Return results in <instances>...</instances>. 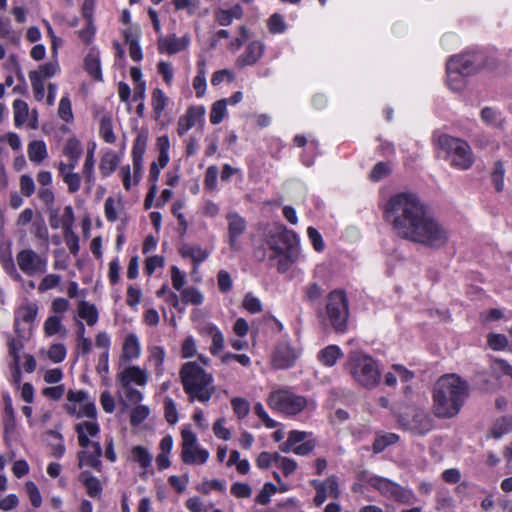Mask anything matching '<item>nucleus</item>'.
<instances>
[{
	"mask_svg": "<svg viewBox=\"0 0 512 512\" xmlns=\"http://www.w3.org/2000/svg\"><path fill=\"white\" fill-rule=\"evenodd\" d=\"M265 45L262 41L255 40L250 42L245 51L237 58L238 67L251 66L258 62L264 54Z\"/></svg>",
	"mask_w": 512,
	"mask_h": 512,
	"instance_id": "nucleus-14",
	"label": "nucleus"
},
{
	"mask_svg": "<svg viewBox=\"0 0 512 512\" xmlns=\"http://www.w3.org/2000/svg\"><path fill=\"white\" fill-rule=\"evenodd\" d=\"M205 109L202 106L190 107L187 112L182 115L178 120L177 132L180 136H183L191 128H193L197 122L203 118Z\"/></svg>",
	"mask_w": 512,
	"mask_h": 512,
	"instance_id": "nucleus-16",
	"label": "nucleus"
},
{
	"mask_svg": "<svg viewBox=\"0 0 512 512\" xmlns=\"http://www.w3.org/2000/svg\"><path fill=\"white\" fill-rule=\"evenodd\" d=\"M87 430L88 434L92 437L98 435L100 428L96 422L85 421L75 425V431L78 435V443L82 448H87L92 442L85 434L84 430Z\"/></svg>",
	"mask_w": 512,
	"mask_h": 512,
	"instance_id": "nucleus-20",
	"label": "nucleus"
},
{
	"mask_svg": "<svg viewBox=\"0 0 512 512\" xmlns=\"http://www.w3.org/2000/svg\"><path fill=\"white\" fill-rule=\"evenodd\" d=\"M79 480L84 485L88 496L91 498L101 497L103 490L102 485L99 479L92 476L89 471H83L79 476Z\"/></svg>",
	"mask_w": 512,
	"mask_h": 512,
	"instance_id": "nucleus-21",
	"label": "nucleus"
},
{
	"mask_svg": "<svg viewBox=\"0 0 512 512\" xmlns=\"http://www.w3.org/2000/svg\"><path fill=\"white\" fill-rule=\"evenodd\" d=\"M180 378L184 391L192 402L197 399L201 402L210 400L215 388L211 386L213 377L207 373L198 363L186 362L180 369Z\"/></svg>",
	"mask_w": 512,
	"mask_h": 512,
	"instance_id": "nucleus-5",
	"label": "nucleus"
},
{
	"mask_svg": "<svg viewBox=\"0 0 512 512\" xmlns=\"http://www.w3.org/2000/svg\"><path fill=\"white\" fill-rule=\"evenodd\" d=\"M343 356L341 349L336 345H329L318 353V360L327 367H332Z\"/></svg>",
	"mask_w": 512,
	"mask_h": 512,
	"instance_id": "nucleus-24",
	"label": "nucleus"
},
{
	"mask_svg": "<svg viewBox=\"0 0 512 512\" xmlns=\"http://www.w3.org/2000/svg\"><path fill=\"white\" fill-rule=\"evenodd\" d=\"M140 354V346L136 335L129 334L123 344V358L130 360L138 357Z\"/></svg>",
	"mask_w": 512,
	"mask_h": 512,
	"instance_id": "nucleus-30",
	"label": "nucleus"
},
{
	"mask_svg": "<svg viewBox=\"0 0 512 512\" xmlns=\"http://www.w3.org/2000/svg\"><path fill=\"white\" fill-rule=\"evenodd\" d=\"M182 452L181 459L187 465H192L197 461L200 464H204L209 458V452L206 449L196 448L193 450V446L197 442L196 435L187 429L182 430Z\"/></svg>",
	"mask_w": 512,
	"mask_h": 512,
	"instance_id": "nucleus-11",
	"label": "nucleus"
},
{
	"mask_svg": "<svg viewBox=\"0 0 512 512\" xmlns=\"http://www.w3.org/2000/svg\"><path fill=\"white\" fill-rule=\"evenodd\" d=\"M231 405L234 413L238 416V418H244L250 411L249 402L241 397L232 399Z\"/></svg>",
	"mask_w": 512,
	"mask_h": 512,
	"instance_id": "nucleus-51",
	"label": "nucleus"
},
{
	"mask_svg": "<svg viewBox=\"0 0 512 512\" xmlns=\"http://www.w3.org/2000/svg\"><path fill=\"white\" fill-rule=\"evenodd\" d=\"M78 312L81 318L85 320H97L98 312L93 304L82 301L79 304Z\"/></svg>",
	"mask_w": 512,
	"mask_h": 512,
	"instance_id": "nucleus-56",
	"label": "nucleus"
},
{
	"mask_svg": "<svg viewBox=\"0 0 512 512\" xmlns=\"http://www.w3.org/2000/svg\"><path fill=\"white\" fill-rule=\"evenodd\" d=\"M119 381L122 387H128L131 382H135L136 384L142 386L147 382V375L145 371L140 367L131 366L119 374Z\"/></svg>",
	"mask_w": 512,
	"mask_h": 512,
	"instance_id": "nucleus-19",
	"label": "nucleus"
},
{
	"mask_svg": "<svg viewBox=\"0 0 512 512\" xmlns=\"http://www.w3.org/2000/svg\"><path fill=\"white\" fill-rule=\"evenodd\" d=\"M19 269L28 277H35L46 273L48 260L31 248L23 249L16 255Z\"/></svg>",
	"mask_w": 512,
	"mask_h": 512,
	"instance_id": "nucleus-8",
	"label": "nucleus"
},
{
	"mask_svg": "<svg viewBox=\"0 0 512 512\" xmlns=\"http://www.w3.org/2000/svg\"><path fill=\"white\" fill-rule=\"evenodd\" d=\"M243 307L250 313H258L262 310V303L259 298L255 297L252 293H247L244 301Z\"/></svg>",
	"mask_w": 512,
	"mask_h": 512,
	"instance_id": "nucleus-59",
	"label": "nucleus"
},
{
	"mask_svg": "<svg viewBox=\"0 0 512 512\" xmlns=\"http://www.w3.org/2000/svg\"><path fill=\"white\" fill-rule=\"evenodd\" d=\"M94 150H95V144H93L92 147L88 149L86 158H85V161L83 164V168H82V174L85 178V181L90 185H92L94 182V165H95Z\"/></svg>",
	"mask_w": 512,
	"mask_h": 512,
	"instance_id": "nucleus-32",
	"label": "nucleus"
},
{
	"mask_svg": "<svg viewBox=\"0 0 512 512\" xmlns=\"http://www.w3.org/2000/svg\"><path fill=\"white\" fill-rule=\"evenodd\" d=\"M165 419L169 424H175L178 421V412L176 404L170 397H166L164 401Z\"/></svg>",
	"mask_w": 512,
	"mask_h": 512,
	"instance_id": "nucleus-52",
	"label": "nucleus"
},
{
	"mask_svg": "<svg viewBox=\"0 0 512 512\" xmlns=\"http://www.w3.org/2000/svg\"><path fill=\"white\" fill-rule=\"evenodd\" d=\"M227 114V106L225 102L221 99L214 102L211 111H210V122L214 125H217L223 121Z\"/></svg>",
	"mask_w": 512,
	"mask_h": 512,
	"instance_id": "nucleus-38",
	"label": "nucleus"
},
{
	"mask_svg": "<svg viewBox=\"0 0 512 512\" xmlns=\"http://www.w3.org/2000/svg\"><path fill=\"white\" fill-rule=\"evenodd\" d=\"M244 15L243 8L240 4H235L229 9L218 8L214 11L216 22L220 26H230L234 19L240 20Z\"/></svg>",
	"mask_w": 512,
	"mask_h": 512,
	"instance_id": "nucleus-18",
	"label": "nucleus"
},
{
	"mask_svg": "<svg viewBox=\"0 0 512 512\" xmlns=\"http://www.w3.org/2000/svg\"><path fill=\"white\" fill-rule=\"evenodd\" d=\"M132 454L134 456L135 461L138 462L142 468H148L151 465L152 455L150 454L149 450L144 446L133 447Z\"/></svg>",
	"mask_w": 512,
	"mask_h": 512,
	"instance_id": "nucleus-39",
	"label": "nucleus"
},
{
	"mask_svg": "<svg viewBox=\"0 0 512 512\" xmlns=\"http://www.w3.org/2000/svg\"><path fill=\"white\" fill-rule=\"evenodd\" d=\"M307 405L303 396H298L288 391H279L270 396V406L287 415H295L301 412Z\"/></svg>",
	"mask_w": 512,
	"mask_h": 512,
	"instance_id": "nucleus-9",
	"label": "nucleus"
},
{
	"mask_svg": "<svg viewBox=\"0 0 512 512\" xmlns=\"http://www.w3.org/2000/svg\"><path fill=\"white\" fill-rule=\"evenodd\" d=\"M29 78L34 93V98L37 101H42L45 96L44 79L39 78L36 72H29Z\"/></svg>",
	"mask_w": 512,
	"mask_h": 512,
	"instance_id": "nucleus-44",
	"label": "nucleus"
},
{
	"mask_svg": "<svg viewBox=\"0 0 512 512\" xmlns=\"http://www.w3.org/2000/svg\"><path fill=\"white\" fill-rule=\"evenodd\" d=\"M147 147V136L139 134L133 142L132 147V162L139 166V163H143L144 154Z\"/></svg>",
	"mask_w": 512,
	"mask_h": 512,
	"instance_id": "nucleus-27",
	"label": "nucleus"
},
{
	"mask_svg": "<svg viewBox=\"0 0 512 512\" xmlns=\"http://www.w3.org/2000/svg\"><path fill=\"white\" fill-rule=\"evenodd\" d=\"M217 283L219 290L223 293L229 292L233 286L231 275L226 270H220L218 272Z\"/></svg>",
	"mask_w": 512,
	"mask_h": 512,
	"instance_id": "nucleus-61",
	"label": "nucleus"
},
{
	"mask_svg": "<svg viewBox=\"0 0 512 512\" xmlns=\"http://www.w3.org/2000/svg\"><path fill=\"white\" fill-rule=\"evenodd\" d=\"M310 484L315 488L316 490V495L314 497V504L315 506L319 507L321 506L326 498H327V491H326V487H325V483H322V481L320 480H311Z\"/></svg>",
	"mask_w": 512,
	"mask_h": 512,
	"instance_id": "nucleus-55",
	"label": "nucleus"
},
{
	"mask_svg": "<svg viewBox=\"0 0 512 512\" xmlns=\"http://www.w3.org/2000/svg\"><path fill=\"white\" fill-rule=\"evenodd\" d=\"M7 344L9 355L12 357V362L10 366L20 365V351L23 349L24 345L21 340H16L12 336H7Z\"/></svg>",
	"mask_w": 512,
	"mask_h": 512,
	"instance_id": "nucleus-37",
	"label": "nucleus"
},
{
	"mask_svg": "<svg viewBox=\"0 0 512 512\" xmlns=\"http://www.w3.org/2000/svg\"><path fill=\"white\" fill-rule=\"evenodd\" d=\"M58 114L59 117L66 122H69L73 118L71 102L67 96L61 98L58 107Z\"/></svg>",
	"mask_w": 512,
	"mask_h": 512,
	"instance_id": "nucleus-62",
	"label": "nucleus"
},
{
	"mask_svg": "<svg viewBox=\"0 0 512 512\" xmlns=\"http://www.w3.org/2000/svg\"><path fill=\"white\" fill-rule=\"evenodd\" d=\"M14 123L16 127L23 126L29 115V108L25 101L16 99L13 102Z\"/></svg>",
	"mask_w": 512,
	"mask_h": 512,
	"instance_id": "nucleus-28",
	"label": "nucleus"
},
{
	"mask_svg": "<svg viewBox=\"0 0 512 512\" xmlns=\"http://www.w3.org/2000/svg\"><path fill=\"white\" fill-rule=\"evenodd\" d=\"M78 467L82 468L84 465L89 466L97 471H101L102 462L97 455L92 453H88L85 450H81L78 452Z\"/></svg>",
	"mask_w": 512,
	"mask_h": 512,
	"instance_id": "nucleus-34",
	"label": "nucleus"
},
{
	"mask_svg": "<svg viewBox=\"0 0 512 512\" xmlns=\"http://www.w3.org/2000/svg\"><path fill=\"white\" fill-rule=\"evenodd\" d=\"M99 135L106 143H114L116 141L110 117H102L100 121Z\"/></svg>",
	"mask_w": 512,
	"mask_h": 512,
	"instance_id": "nucleus-35",
	"label": "nucleus"
},
{
	"mask_svg": "<svg viewBox=\"0 0 512 512\" xmlns=\"http://www.w3.org/2000/svg\"><path fill=\"white\" fill-rule=\"evenodd\" d=\"M179 252L182 257L190 258L197 264L204 262L209 256V253L198 245L184 244Z\"/></svg>",
	"mask_w": 512,
	"mask_h": 512,
	"instance_id": "nucleus-23",
	"label": "nucleus"
},
{
	"mask_svg": "<svg viewBox=\"0 0 512 512\" xmlns=\"http://www.w3.org/2000/svg\"><path fill=\"white\" fill-rule=\"evenodd\" d=\"M168 98L160 88H155L152 92V108L155 118L159 119L167 106Z\"/></svg>",
	"mask_w": 512,
	"mask_h": 512,
	"instance_id": "nucleus-33",
	"label": "nucleus"
},
{
	"mask_svg": "<svg viewBox=\"0 0 512 512\" xmlns=\"http://www.w3.org/2000/svg\"><path fill=\"white\" fill-rule=\"evenodd\" d=\"M268 261L284 274L301 258L299 236L283 224H275L265 235Z\"/></svg>",
	"mask_w": 512,
	"mask_h": 512,
	"instance_id": "nucleus-2",
	"label": "nucleus"
},
{
	"mask_svg": "<svg viewBox=\"0 0 512 512\" xmlns=\"http://www.w3.org/2000/svg\"><path fill=\"white\" fill-rule=\"evenodd\" d=\"M267 25L272 34H282L287 29L283 16L278 13H274L269 17Z\"/></svg>",
	"mask_w": 512,
	"mask_h": 512,
	"instance_id": "nucleus-41",
	"label": "nucleus"
},
{
	"mask_svg": "<svg viewBox=\"0 0 512 512\" xmlns=\"http://www.w3.org/2000/svg\"><path fill=\"white\" fill-rule=\"evenodd\" d=\"M120 159L114 152H108L106 153L102 158L100 162V172L103 177L110 176L117 168L119 164Z\"/></svg>",
	"mask_w": 512,
	"mask_h": 512,
	"instance_id": "nucleus-26",
	"label": "nucleus"
},
{
	"mask_svg": "<svg viewBox=\"0 0 512 512\" xmlns=\"http://www.w3.org/2000/svg\"><path fill=\"white\" fill-rule=\"evenodd\" d=\"M399 441V436L395 433H385L377 435L373 443V451L378 454L383 452L388 446Z\"/></svg>",
	"mask_w": 512,
	"mask_h": 512,
	"instance_id": "nucleus-29",
	"label": "nucleus"
},
{
	"mask_svg": "<svg viewBox=\"0 0 512 512\" xmlns=\"http://www.w3.org/2000/svg\"><path fill=\"white\" fill-rule=\"evenodd\" d=\"M297 358V354L289 344L282 343L276 346L273 353L272 363L277 369L290 368Z\"/></svg>",
	"mask_w": 512,
	"mask_h": 512,
	"instance_id": "nucleus-15",
	"label": "nucleus"
},
{
	"mask_svg": "<svg viewBox=\"0 0 512 512\" xmlns=\"http://www.w3.org/2000/svg\"><path fill=\"white\" fill-rule=\"evenodd\" d=\"M468 382L457 374L441 376L433 387V411L436 417L450 419L456 416L469 397Z\"/></svg>",
	"mask_w": 512,
	"mask_h": 512,
	"instance_id": "nucleus-3",
	"label": "nucleus"
},
{
	"mask_svg": "<svg viewBox=\"0 0 512 512\" xmlns=\"http://www.w3.org/2000/svg\"><path fill=\"white\" fill-rule=\"evenodd\" d=\"M150 414V409L145 405H138L132 409L130 414V423L132 426H138L143 423Z\"/></svg>",
	"mask_w": 512,
	"mask_h": 512,
	"instance_id": "nucleus-46",
	"label": "nucleus"
},
{
	"mask_svg": "<svg viewBox=\"0 0 512 512\" xmlns=\"http://www.w3.org/2000/svg\"><path fill=\"white\" fill-rule=\"evenodd\" d=\"M59 70V63L55 59L54 61H50L41 65L38 70H33L32 72H36L39 78L45 79L53 77L58 73Z\"/></svg>",
	"mask_w": 512,
	"mask_h": 512,
	"instance_id": "nucleus-45",
	"label": "nucleus"
},
{
	"mask_svg": "<svg viewBox=\"0 0 512 512\" xmlns=\"http://www.w3.org/2000/svg\"><path fill=\"white\" fill-rule=\"evenodd\" d=\"M184 208V202L178 200L174 202L172 206V214L177 218L178 221V233L180 236H184L188 229V222L182 213V209Z\"/></svg>",
	"mask_w": 512,
	"mask_h": 512,
	"instance_id": "nucleus-36",
	"label": "nucleus"
},
{
	"mask_svg": "<svg viewBox=\"0 0 512 512\" xmlns=\"http://www.w3.org/2000/svg\"><path fill=\"white\" fill-rule=\"evenodd\" d=\"M2 263L5 271L9 274V276L14 279L15 281H21L22 276L17 271L14 260L11 256V253L8 254L7 257L2 256Z\"/></svg>",
	"mask_w": 512,
	"mask_h": 512,
	"instance_id": "nucleus-60",
	"label": "nucleus"
},
{
	"mask_svg": "<svg viewBox=\"0 0 512 512\" xmlns=\"http://www.w3.org/2000/svg\"><path fill=\"white\" fill-rule=\"evenodd\" d=\"M387 497L391 498L397 502L407 504V503L411 502V500L413 498V493H412V491L393 482Z\"/></svg>",
	"mask_w": 512,
	"mask_h": 512,
	"instance_id": "nucleus-31",
	"label": "nucleus"
},
{
	"mask_svg": "<svg viewBox=\"0 0 512 512\" xmlns=\"http://www.w3.org/2000/svg\"><path fill=\"white\" fill-rule=\"evenodd\" d=\"M26 491L29 495V499L33 507L38 508L42 504V497L36 484L32 481H28L25 484Z\"/></svg>",
	"mask_w": 512,
	"mask_h": 512,
	"instance_id": "nucleus-57",
	"label": "nucleus"
},
{
	"mask_svg": "<svg viewBox=\"0 0 512 512\" xmlns=\"http://www.w3.org/2000/svg\"><path fill=\"white\" fill-rule=\"evenodd\" d=\"M63 154L66 157H81L83 154L81 142L75 137L69 138L63 147Z\"/></svg>",
	"mask_w": 512,
	"mask_h": 512,
	"instance_id": "nucleus-40",
	"label": "nucleus"
},
{
	"mask_svg": "<svg viewBox=\"0 0 512 512\" xmlns=\"http://www.w3.org/2000/svg\"><path fill=\"white\" fill-rule=\"evenodd\" d=\"M437 145L445 153V159L452 167L467 170L472 166L473 153L466 141L443 134L438 137Z\"/></svg>",
	"mask_w": 512,
	"mask_h": 512,
	"instance_id": "nucleus-6",
	"label": "nucleus"
},
{
	"mask_svg": "<svg viewBox=\"0 0 512 512\" xmlns=\"http://www.w3.org/2000/svg\"><path fill=\"white\" fill-rule=\"evenodd\" d=\"M37 312L38 307L35 303L24 304L18 308L15 320H34Z\"/></svg>",
	"mask_w": 512,
	"mask_h": 512,
	"instance_id": "nucleus-42",
	"label": "nucleus"
},
{
	"mask_svg": "<svg viewBox=\"0 0 512 512\" xmlns=\"http://www.w3.org/2000/svg\"><path fill=\"white\" fill-rule=\"evenodd\" d=\"M35 183L33 178L30 175L24 174L20 177V191L26 196L30 197L35 192Z\"/></svg>",
	"mask_w": 512,
	"mask_h": 512,
	"instance_id": "nucleus-63",
	"label": "nucleus"
},
{
	"mask_svg": "<svg viewBox=\"0 0 512 512\" xmlns=\"http://www.w3.org/2000/svg\"><path fill=\"white\" fill-rule=\"evenodd\" d=\"M504 175L505 169L502 162H495L493 171L491 173V180L498 192L502 191L504 188Z\"/></svg>",
	"mask_w": 512,
	"mask_h": 512,
	"instance_id": "nucleus-43",
	"label": "nucleus"
},
{
	"mask_svg": "<svg viewBox=\"0 0 512 512\" xmlns=\"http://www.w3.org/2000/svg\"><path fill=\"white\" fill-rule=\"evenodd\" d=\"M85 70L96 80L102 79L99 55L96 52L87 54L84 60Z\"/></svg>",
	"mask_w": 512,
	"mask_h": 512,
	"instance_id": "nucleus-25",
	"label": "nucleus"
},
{
	"mask_svg": "<svg viewBox=\"0 0 512 512\" xmlns=\"http://www.w3.org/2000/svg\"><path fill=\"white\" fill-rule=\"evenodd\" d=\"M228 224V242L233 250H237L238 238L244 234L247 228L246 220L237 212H230L226 215Z\"/></svg>",
	"mask_w": 512,
	"mask_h": 512,
	"instance_id": "nucleus-13",
	"label": "nucleus"
},
{
	"mask_svg": "<svg viewBox=\"0 0 512 512\" xmlns=\"http://www.w3.org/2000/svg\"><path fill=\"white\" fill-rule=\"evenodd\" d=\"M277 487L272 482L264 484L263 488L255 498V502L261 505H267L270 502L271 495L276 493Z\"/></svg>",
	"mask_w": 512,
	"mask_h": 512,
	"instance_id": "nucleus-48",
	"label": "nucleus"
},
{
	"mask_svg": "<svg viewBox=\"0 0 512 512\" xmlns=\"http://www.w3.org/2000/svg\"><path fill=\"white\" fill-rule=\"evenodd\" d=\"M326 309L330 320H347L349 309L346 294L341 290L330 292Z\"/></svg>",
	"mask_w": 512,
	"mask_h": 512,
	"instance_id": "nucleus-12",
	"label": "nucleus"
},
{
	"mask_svg": "<svg viewBox=\"0 0 512 512\" xmlns=\"http://www.w3.org/2000/svg\"><path fill=\"white\" fill-rule=\"evenodd\" d=\"M160 49L165 50L169 54H175L183 49V45L180 40L173 35L160 42Z\"/></svg>",
	"mask_w": 512,
	"mask_h": 512,
	"instance_id": "nucleus-49",
	"label": "nucleus"
},
{
	"mask_svg": "<svg viewBox=\"0 0 512 512\" xmlns=\"http://www.w3.org/2000/svg\"><path fill=\"white\" fill-rule=\"evenodd\" d=\"M349 366L353 378L363 387L373 388L379 384L381 372L371 356L352 352L349 356Z\"/></svg>",
	"mask_w": 512,
	"mask_h": 512,
	"instance_id": "nucleus-7",
	"label": "nucleus"
},
{
	"mask_svg": "<svg viewBox=\"0 0 512 512\" xmlns=\"http://www.w3.org/2000/svg\"><path fill=\"white\" fill-rule=\"evenodd\" d=\"M369 483L386 497L389 494L390 488L393 484L391 480L377 476L370 477Z\"/></svg>",
	"mask_w": 512,
	"mask_h": 512,
	"instance_id": "nucleus-54",
	"label": "nucleus"
},
{
	"mask_svg": "<svg viewBox=\"0 0 512 512\" xmlns=\"http://www.w3.org/2000/svg\"><path fill=\"white\" fill-rule=\"evenodd\" d=\"M391 172L389 165L385 162L377 163L372 171L370 172L369 178L373 182H378L382 180L384 177L388 176Z\"/></svg>",
	"mask_w": 512,
	"mask_h": 512,
	"instance_id": "nucleus-53",
	"label": "nucleus"
},
{
	"mask_svg": "<svg viewBox=\"0 0 512 512\" xmlns=\"http://www.w3.org/2000/svg\"><path fill=\"white\" fill-rule=\"evenodd\" d=\"M398 422L401 427L416 435H424L433 427L429 415L421 409H412L410 412L401 414Z\"/></svg>",
	"mask_w": 512,
	"mask_h": 512,
	"instance_id": "nucleus-10",
	"label": "nucleus"
},
{
	"mask_svg": "<svg viewBox=\"0 0 512 512\" xmlns=\"http://www.w3.org/2000/svg\"><path fill=\"white\" fill-rule=\"evenodd\" d=\"M383 217L395 235L413 243L438 249L449 240V231L414 193L392 195L384 206Z\"/></svg>",
	"mask_w": 512,
	"mask_h": 512,
	"instance_id": "nucleus-1",
	"label": "nucleus"
},
{
	"mask_svg": "<svg viewBox=\"0 0 512 512\" xmlns=\"http://www.w3.org/2000/svg\"><path fill=\"white\" fill-rule=\"evenodd\" d=\"M48 357L54 363L62 362L66 357V348L63 344L57 343L50 346Z\"/></svg>",
	"mask_w": 512,
	"mask_h": 512,
	"instance_id": "nucleus-58",
	"label": "nucleus"
},
{
	"mask_svg": "<svg viewBox=\"0 0 512 512\" xmlns=\"http://www.w3.org/2000/svg\"><path fill=\"white\" fill-rule=\"evenodd\" d=\"M28 158L35 164L42 163L48 157L47 146L42 140H34L28 144Z\"/></svg>",
	"mask_w": 512,
	"mask_h": 512,
	"instance_id": "nucleus-22",
	"label": "nucleus"
},
{
	"mask_svg": "<svg viewBox=\"0 0 512 512\" xmlns=\"http://www.w3.org/2000/svg\"><path fill=\"white\" fill-rule=\"evenodd\" d=\"M489 58L483 50H467L460 55L451 56L446 63L447 84L453 91H461L465 78L481 69L489 67Z\"/></svg>",
	"mask_w": 512,
	"mask_h": 512,
	"instance_id": "nucleus-4",
	"label": "nucleus"
},
{
	"mask_svg": "<svg viewBox=\"0 0 512 512\" xmlns=\"http://www.w3.org/2000/svg\"><path fill=\"white\" fill-rule=\"evenodd\" d=\"M182 300L185 303H191L194 305L202 304L204 297L201 292L196 288H187L181 291Z\"/></svg>",
	"mask_w": 512,
	"mask_h": 512,
	"instance_id": "nucleus-47",
	"label": "nucleus"
},
{
	"mask_svg": "<svg viewBox=\"0 0 512 512\" xmlns=\"http://www.w3.org/2000/svg\"><path fill=\"white\" fill-rule=\"evenodd\" d=\"M61 276L58 274H47L38 285V291L43 293L56 288L61 282Z\"/></svg>",
	"mask_w": 512,
	"mask_h": 512,
	"instance_id": "nucleus-50",
	"label": "nucleus"
},
{
	"mask_svg": "<svg viewBox=\"0 0 512 512\" xmlns=\"http://www.w3.org/2000/svg\"><path fill=\"white\" fill-rule=\"evenodd\" d=\"M4 402V415H3V426H4V440L6 444L10 443V434L15 431L16 419L15 412L12 405V399L8 393L3 394Z\"/></svg>",
	"mask_w": 512,
	"mask_h": 512,
	"instance_id": "nucleus-17",
	"label": "nucleus"
},
{
	"mask_svg": "<svg viewBox=\"0 0 512 512\" xmlns=\"http://www.w3.org/2000/svg\"><path fill=\"white\" fill-rule=\"evenodd\" d=\"M488 344L491 349H493L495 351H499V350L504 349L507 346L508 340H507L506 336L503 334L490 333L488 335Z\"/></svg>",
	"mask_w": 512,
	"mask_h": 512,
	"instance_id": "nucleus-64",
	"label": "nucleus"
}]
</instances>
